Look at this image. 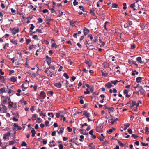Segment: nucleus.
<instances>
[{
    "label": "nucleus",
    "instance_id": "61",
    "mask_svg": "<svg viewBox=\"0 0 149 149\" xmlns=\"http://www.w3.org/2000/svg\"><path fill=\"white\" fill-rule=\"evenodd\" d=\"M78 4V2L76 1V0H74V1L73 2V4L74 6L77 5Z\"/></svg>",
    "mask_w": 149,
    "mask_h": 149
},
{
    "label": "nucleus",
    "instance_id": "28",
    "mask_svg": "<svg viewBox=\"0 0 149 149\" xmlns=\"http://www.w3.org/2000/svg\"><path fill=\"white\" fill-rule=\"evenodd\" d=\"M149 128L148 127H146L145 128V133L148 134H149Z\"/></svg>",
    "mask_w": 149,
    "mask_h": 149
},
{
    "label": "nucleus",
    "instance_id": "11",
    "mask_svg": "<svg viewBox=\"0 0 149 149\" xmlns=\"http://www.w3.org/2000/svg\"><path fill=\"white\" fill-rule=\"evenodd\" d=\"M40 97H42L43 99H45L46 97L45 93L44 91H42L40 92Z\"/></svg>",
    "mask_w": 149,
    "mask_h": 149
},
{
    "label": "nucleus",
    "instance_id": "7",
    "mask_svg": "<svg viewBox=\"0 0 149 149\" xmlns=\"http://www.w3.org/2000/svg\"><path fill=\"white\" fill-rule=\"evenodd\" d=\"M96 130L97 132H103V130L102 129V127L101 126H97L96 128Z\"/></svg>",
    "mask_w": 149,
    "mask_h": 149
},
{
    "label": "nucleus",
    "instance_id": "42",
    "mask_svg": "<svg viewBox=\"0 0 149 149\" xmlns=\"http://www.w3.org/2000/svg\"><path fill=\"white\" fill-rule=\"evenodd\" d=\"M84 126H88L87 123H85L84 124H81V128H82Z\"/></svg>",
    "mask_w": 149,
    "mask_h": 149
},
{
    "label": "nucleus",
    "instance_id": "13",
    "mask_svg": "<svg viewBox=\"0 0 149 149\" xmlns=\"http://www.w3.org/2000/svg\"><path fill=\"white\" fill-rule=\"evenodd\" d=\"M20 102L22 105H26L27 104V102L26 101H25L24 99L22 98V99L20 100Z\"/></svg>",
    "mask_w": 149,
    "mask_h": 149
},
{
    "label": "nucleus",
    "instance_id": "63",
    "mask_svg": "<svg viewBox=\"0 0 149 149\" xmlns=\"http://www.w3.org/2000/svg\"><path fill=\"white\" fill-rule=\"evenodd\" d=\"M38 22L39 23H42L43 22V20L41 18H39L38 19Z\"/></svg>",
    "mask_w": 149,
    "mask_h": 149
},
{
    "label": "nucleus",
    "instance_id": "20",
    "mask_svg": "<svg viewBox=\"0 0 149 149\" xmlns=\"http://www.w3.org/2000/svg\"><path fill=\"white\" fill-rule=\"evenodd\" d=\"M12 104L10 106L13 108H16L17 107V105L16 103L12 102Z\"/></svg>",
    "mask_w": 149,
    "mask_h": 149
},
{
    "label": "nucleus",
    "instance_id": "14",
    "mask_svg": "<svg viewBox=\"0 0 149 149\" xmlns=\"http://www.w3.org/2000/svg\"><path fill=\"white\" fill-rule=\"evenodd\" d=\"M17 78L16 77H13L10 78V81L12 82H15L17 81Z\"/></svg>",
    "mask_w": 149,
    "mask_h": 149
},
{
    "label": "nucleus",
    "instance_id": "54",
    "mask_svg": "<svg viewBox=\"0 0 149 149\" xmlns=\"http://www.w3.org/2000/svg\"><path fill=\"white\" fill-rule=\"evenodd\" d=\"M118 143L120 146H124V144L121 141H118Z\"/></svg>",
    "mask_w": 149,
    "mask_h": 149
},
{
    "label": "nucleus",
    "instance_id": "4",
    "mask_svg": "<svg viewBox=\"0 0 149 149\" xmlns=\"http://www.w3.org/2000/svg\"><path fill=\"white\" fill-rule=\"evenodd\" d=\"M46 61L49 65H50L51 62V58L50 57H49L48 55L46 56Z\"/></svg>",
    "mask_w": 149,
    "mask_h": 149
},
{
    "label": "nucleus",
    "instance_id": "21",
    "mask_svg": "<svg viewBox=\"0 0 149 149\" xmlns=\"http://www.w3.org/2000/svg\"><path fill=\"white\" fill-rule=\"evenodd\" d=\"M70 25H72V27L75 26V24L77 23V22H74L73 21H70Z\"/></svg>",
    "mask_w": 149,
    "mask_h": 149
},
{
    "label": "nucleus",
    "instance_id": "15",
    "mask_svg": "<svg viewBox=\"0 0 149 149\" xmlns=\"http://www.w3.org/2000/svg\"><path fill=\"white\" fill-rule=\"evenodd\" d=\"M136 60L140 64H142L143 62L142 60V59L140 57H138L136 58Z\"/></svg>",
    "mask_w": 149,
    "mask_h": 149
},
{
    "label": "nucleus",
    "instance_id": "27",
    "mask_svg": "<svg viewBox=\"0 0 149 149\" xmlns=\"http://www.w3.org/2000/svg\"><path fill=\"white\" fill-rule=\"evenodd\" d=\"M21 88L22 89V91H25V90L27 89V88L25 87L24 84H23L21 86Z\"/></svg>",
    "mask_w": 149,
    "mask_h": 149
},
{
    "label": "nucleus",
    "instance_id": "51",
    "mask_svg": "<svg viewBox=\"0 0 149 149\" xmlns=\"http://www.w3.org/2000/svg\"><path fill=\"white\" fill-rule=\"evenodd\" d=\"M40 119H41V118H40V117L38 118H37V120L36 121L38 123H40L41 122Z\"/></svg>",
    "mask_w": 149,
    "mask_h": 149
},
{
    "label": "nucleus",
    "instance_id": "57",
    "mask_svg": "<svg viewBox=\"0 0 149 149\" xmlns=\"http://www.w3.org/2000/svg\"><path fill=\"white\" fill-rule=\"evenodd\" d=\"M113 132L112 129H110L109 130L107 131V132L109 134H110L111 133H112Z\"/></svg>",
    "mask_w": 149,
    "mask_h": 149
},
{
    "label": "nucleus",
    "instance_id": "10",
    "mask_svg": "<svg viewBox=\"0 0 149 149\" xmlns=\"http://www.w3.org/2000/svg\"><path fill=\"white\" fill-rule=\"evenodd\" d=\"M128 91L126 89H125L124 90L123 93L124 95H126V97L128 98L130 97V95L128 94Z\"/></svg>",
    "mask_w": 149,
    "mask_h": 149
},
{
    "label": "nucleus",
    "instance_id": "33",
    "mask_svg": "<svg viewBox=\"0 0 149 149\" xmlns=\"http://www.w3.org/2000/svg\"><path fill=\"white\" fill-rule=\"evenodd\" d=\"M63 75L66 79H68L69 78V76L66 73H64Z\"/></svg>",
    "mask_w": 149,
    "mask_h": 149
},
{
    "label": "nucleus",
    "instance_id": "6",
    "mask_svg": "<svg viewBox=\"0 0 149 149\" xmlns=\"http://www.w3.org/2000/svg\"><path fill=\"white\" fill-rule=\"evenodd\" d=\"M10 132H8L7 133L5 134L4 135L3 137V139L5 140L8 139V138L10 135Z\"/></svg>",
    "mask_w": 149,
    "mask_h": 149
},
{
    "label": "nucleus",
    "instance_id": "56",
    "mask_svg": "<svg viewBox=\"0 0 149 149\" xmlns=\"http://www.w3.org/2000/svg\"><path fill=\"white\" fill-rule=\"evenodd\" d=\"M147 61L146 62V64L148 66V67L149 68V59H147Z\"/></svg>",
    "mask_w": 149,
    "mask_h": 149
},
{
    "label": "nucleus",
    "instance_id": "22",
    "mask_svg": "<svg viewBox=\"0 0 149 149\" xmlns=\"http://www.w3.org/2000/svg\"><path fill=\"white\" fill-rule=\"evenodd\" d=\"M21 94L24 95H26L28 96H29V93L28 92H26V91H23L22 92Z\"/></svg>",
    "mask_w": 149,
    "mask_h": 149
},
{
    "label": "nucleus",
    "instance_id": "32",
    "mask_svg": "<svg viewBox=\"0 0 149 149\" xmlns=\"http://www.w3.org/2000/svg\"><path fill=\"white\" fill-rule=\"evenodd\" d=\"M112 7L114 8H117L118 7V5L116 3H113L112 4Z\"/></svg>",
    "mask_w": 149,
    "mask_h": 149
},
{
    "label": "nucleus",
    "instance_id": "38",
    "mask_svg": "<svg viewBox=\"0 0 149 149\" xmlns=\"http://www.w3.org/2000/svg\"><path fill=\"white\" fill-rule=\"evenodd\" d=\"M27 146V144L25 141H23L21 144L22 146Z\"/></svg>",
    "mask_w": 149,
    "mask_h": 149
},
{
    "label": "nucleus",
    "instance_id": "41",
    "mask_svg": "<svg viewBox=\"0 0 149 149\" xmlns=\"http://www.w3.org/2000/svg\"><path fill=\"white\" fill-rule=\"evenodd\" d=\"M67 130L69 132H71L72 131V129L69 127H68L67 128Z\"/></svg>",
    "mask_w": 149,
    "mask_h": 149
},
{
    "label": "nucleus",
    "instance_id": "23",
    "mask_svg": "<svg viewBox=\"0 0 149 149\" xmlns=\"http://www.w3.org/2000/svg\"><path fill=\"white\" fill-rule=\"evenodd\" d=\"M101 72L103 76L106 77L107 76L108 74L106 72H103L102 70H101Z\"/></svg>",
    "mask_w": 149,
    "mask_h": 149
},
{
    "label": "nucleus",
    "instance_id": "9",
    "mask_svg": "<svg viewBox=\"0 0 149 149\" xmlns=\"http://www.w3.org/2000/svg\"><path fill=\"white\" fill-rule=\"evenodd\" d=\"M83 114L85 116L86 118H88L90 116V113L86 111H84L83 113Z\"/></svg>",
    "mask_w": 149,
    "mask_h": 149
},
{
    "label": "nucleus",
    "instance_id": "40",
    "mask_svg": "<svg viewBox=\"0 0 149 149\" xmlns=\"http://www.w3.org/2000/svg\"><path fill=\"white\" fill-rule=\"evenodd\" d=\"M38 75V72H37L35 73H32V75L34 77H36Z\"/></svg>",
    "mask_w": 149,
    "mask_h": 149
},
{
    "label": "nucleus",
    "instance_id": "16",
    "mask_svg": "<svg viewBox=\"0 0 149 149\" xmlns=\"http://www.w3.org/2000/svg\"><path fill=\"white\" fill-rule=\"evenodd\" d=\"M103 65L104 68H109V64L107 62H104L103 63Z\"/></svg>",
    "mask_w": 149,
    "mask_h": 149
},
{
    "label": "nucleus",
    "instance_id": "44",
    "mask_svg": "<svg viewBox=\"0 0 149 149\" xmlns=\"http://www.w3.org/2000/svg\"><path fill=\"white\" fill-rule=\"evenodd\" d=\"M33 39H35L37 40L38 39V38L37 36L36 35L33 36Z\"/></svg>",
    "mask_w": 149,
    "mask_h": 149
},
{
    "label": "nucleus",
    "instance_id": "55",
    "mask_svg": "<svg viewBox=\"0 0 149 149\" xmlns=\"http://www.w3.org/2000/svg\"><path fill=\"white\" fill-rule=\"evenodd\" d=\"M135 3H134L131 4L130 5V7L132 8H134L135 7Z\"/></svg>",
    "mask_w": 149,
    "mask_h": 149
},
{
    "label": "nucleus",
    "instance_id": "2",
    "mask_svg": "<svg viewBox=\"0 0 149 149\" xmlns=\"http://www.w3.org/2000/svg\"><path fill=\"white\" fill-rule=\"evenodd\" d=\"M13 35H15L19 31L18 29H10Z\"/></svg>",
    "mask_w": 149,
    "mask_h": 149
},
{
    "label": "nucleus",
    "instance_id": "48",
    "mask_svg": "<svg viewBox=\"0 0 149 149\" xmlns=\"http://www.w3.org/2000/svg\"><path fill=\"white\" fill-rule=\"evenodd\" d=\"M79 8L81 9L83 11H84V7L82 6H79Z\"/></svg>",
    "mask_w": 149,
    "mask_h": 149
},
{
    "label": "nucleus",
    "instance_id": "50",
    "mask_svg": "<svg viewBox=\"0 0 149 149\" xmlns=\"http://www.w3.org/2000/svg\"><path fill=\"white\" fill-rule=\"evenodd\" d=\"M49 122L48 121H45V123L46 126H49Z\"/></svg>",
    "mask_w": 149,
    "mask_h": 149
},
{
    "label": "nucleus",
    "instance_id": "64",
    "mask_svg": "<svg viewBox=\"0 0 149 149\" xmlns=\"http://www.w3.org/2000/svg\"><path fill=\"white\" fill-rule=\"evenodd\" d=\"M13 119L14 121L17 122L18 120V118H17L15 117H14Z\"/></svg>",
    "mask_w": 149,
    "mask_h": 149
},
{
    "label": "nucleus",
    "instance_id": "39",
    "mask_svg": "<svg viewBox=\"0 0 149 149\" xmlns=\"http://www.w3.org/2000/svg\"><path fill=\"white\" fill-rule=\"evenodd\" d=\"M141 144L143 146H147L148 145V143H145L143 142H141Z\"/></svg>",
    "mask_w": 149,
    "mask_h": 149
},
{
    "label": "nucleus",
    "instance_id": "43",
    "mask_svg": "<svg viewBox=\"0 0 149 149\" xmlns=\"http://www.w3.org/2000/svg\"><path fill=\"white\" fill-rule=\"evenodd\" d=\"M59 149H63V145L61 144H60L58 145Z\"/></svg>",
    "mask_w": 149,
    "mask_h": 149
},
{
    "label": "nucleus",
    "instance_id": "36",
    "mask_svg": "<svg viewBox=\"0 0 149 149\" xmlns=\"http://www.w3.org/2000/svg\"><path fill=\"white\" fill-rule=\"evenodd\" d=\"M137 103L135 101H132V104L131 106V107L133 106H135L136 105Z\"/></svg>",
    "mask_w": 149,
    "mask_h": 149
},
{
    "label": "nucleus",
    "instance_id": "47",
    "mask_svg": "<svg viewBox=\"0 0 149 149\" xmlns=\"http://www.w3.org/2000/svg\"><path fill=\"white\" fill-rule=\"evenodd\" d=\"M139 86V84H136L134 85V88L136 89Z\"/></svg>",
    "mask_w": 149,
    "mask_h": 149
},
{
    "label": "nucleus",
    "instance_id": "12",
    "mask_svg": "<svg viewBox=\"0 0 149 149\" xmlns=\"http://www.w3.org/2000/svg\"><path fill=\"white\" fill-rule=\"evenodd\" d=\"M83 31L85 36H86L89 33V30L88 29H84Z\"/></svg>",
    "mask_w": 149,
    "mask_h": 149
},
{
    "label": "nucleus",
    "instance_id": "3",
    "mask_svg": "<svg viewBox=\"0 0 149 149\" xmlns=\"http://www.w3.org/2000/svg\"><path fill=\"white\" fill-rule=\"evenodd\" d=\"M45 72L47 73L48 76H49L50 77H52V75L53 74V73H52V71H50L49 70H45Z\"/></svg>",
    "mask_w": 149,
    "mask_h": 149
},
{
    "label": "nucleus",
    "instance_id": "30",
    "mask_svg": "<svg viewBox=\"0 0 149 149\" xmlns=\"http://www.w3.org/2000/svg\"><path fill=\"white\" fill-rule=\"evenodd\" d=\"M37 118V114H33L31 119L33 120H35Z\"/></svg>",
    "mask_w": 149,
    "mask_h": 149
},
{
    "label": "nucleus",
    "instance_id": "18",
    "mask_svg": "<svg viewBox=\"0 0 149 149\" xmlns=\"http://www.w3.org/2000/svg\"><path fill=\"white\" fill-rule=\"evenodd\" d=\"M10 42L14 44L15 45H17V41L14 39H11L10 40Z\"/></svg>",
    "mask_w": 149,
    "mask_h": 149
},
{
    "label": "nucleus",
    "instance_id": "26",
    "mask_svg": "<svg viewBox=\"0 0 149 149\" xmlns=\"http://www.w3.org/2000/svg\"><path fill=\"white\" fill-rule=\"evenodd\" d=\"M22 90L20 89H19L17 91V93H16V95L18 96H19L21 95L20 93L21 92Z\"/></svg>",
    "mask_w": 149,
    "mask_h": 149
},
{
    "label": "nucleus",
    "instance_id": "49",
    "mask_svg": "<svg viewBox=\"0 0 149 149\" xmlns=\"http://www.w3.org/2000/svg\"><path fill=\"white\" fill-rule=\"evenodd\" d=\"M73 63L71 61V60L69 59L68 60V63L70 65H72Z\"/></svg>",
    "mask_w": 149,
    "mask_h": 149
},
{
    "label": "nucleus",
    "instance_id": "25",
    "mask_svg": "<svg viewBox=\"0 0 149 149\" xmlns=\"http://www.w3.org/2000/svg\"><path fill=\"white\" fill-rule=\"evenodd\" d=\"M55 86L58 88H60L61 86V85L60 83H56L55 84Z\"/></svg>",
    "mask_w": 149,
    "mask_h": 149
},
{
    "label": "nucleus",
    "instance_id": "5",
    "mask_svg": "<svg viewBox=\"0 0 149 149\" xmlns=\"http://www.w3.org/2000/svg\"><path fill=\"white\" fill-rule=\"evenodd\" d=\"M105 87L107 88H109L112 87H113L114 86L112 85L111 82H109L105 84Z\"/></svg>",
    "mask_w": 149,
    "mask_h": 149
},
{
    "label": "nucleus",
    "instance_id": "62",
    "mask_svg": "<svg viewBox=\"0 0 149 149\" xmlns=\"http://www.w3.org/2000/svg\"><path fill=\"white\" fill-rule=\"evenodd\" d=\"M0 73L1 75H3L4 74V72L2 71V70L1 69H0Z\"/></svg>",
    "mask_w": 149,
    "mask_h": 149
},
{
    "label": "nucleus",
    "instance_id": "29",
    "mask_svg": "<svg viewBox=\"0 0 149 149\" xmlns=\"http://www.w3.org/2000/svg\"><path fill=\"white\" fill-rule=\"evenodd\" d=\"M111 83L112 84H113L114 85H116L117 83L119 82V81L117 80H115L114 81H111Z\"/></svg>",
    "mask_w": 149,
    "mask_h": 149
},
{
    "label": "nucleus",
    "instance_id": "60",
    "mask_svg": "<svg viewBox=\"0 0 149 149\" xmlns=\"http://www.w3.org/2000/svg\"><path fill=\"white\" fill-rule=\"evenodd\" d=\"M34 47V46L33 45H32L29 47V50H30L31 49H33V48Z\"/></svg>",
    "mask_w": 149,
    "mask_h": 149
},
{
    "label": "nucleus",
    "instance_id": "24",
    "mask_svg": "<svg viewBox=\"0 0 149 149\" xmlns=\"http://www.w3.org/2000/svg\"><path fill=\"white\" fill-rule=\"evenodd\" d=\"M5 88H2L0 89V94H1L3 93H6Z\"/></svg>",
    "mask_w": 149,
    "mask_h": 149
},
{
    "label": "nucleus",
    "instance_id": "31",
    "mask_svg": "<svg viewBox=\"0 0 149 149\" xmlns=\"http://www.w3.org/2000/svg\"><path fill=\"white\" fill-rule=\"evenodd\" d=\"M53 94V92L52 91H48L47 92V94L48 95H51L52 96Z\"/></svg>",
    "mask_w": 149,
    "mask_h": 149
},
{
    "label": "nucleus",
    "instance_id": "46",
    "mask_svg": "<svg viewBox=\"0 0 149 149\" xmlns=\"http://www.w3.org/2000/svg\"><path fill=\"white\" fill-rule=\"evenodd\" d=\"M130 124L128 123H125L124 124V127H126V128H128L129 127Z\"/></svg>",
    "mask_w": 149,
    "mask_h": 149
},
{
    "label": "nucleus",
    "instance_id": "45",
    "mask_svg": "<svg viewBox=\"0 0 149 149\" xmlns=\"http://www.w3.org/2000/svg\"><path fill=\"white\" fill-rule=\"evenodd\" d=\"M64 128H63L62 127H61L60 129V131L59 132L61 133H62L63 132V130H64Z\"/></svg>",
    "mask_w": 149,
    "mask_h": 149
},
{
    "label": "nucleus",
    "instance_id": "17",
    "mask_svg": "<svg viewBox=\"0 0 149 149\" xmlns=\"http://www.w3.org/2000/svg\"><path fill=\"white\" fill-rule=\"evenodd\" d=\"M142 80V78L141 77H138L136 79V81L138 83H140L141 82V80Z\"/></svg>",
    "mask_w": 149,
    "mask_h": 149
},
{
    "label": "nucleus",
    "instance_id": "8",
    "mask_svg": "<svg viewBox=\"0 0 149 149\" xmlns=\"http://www.w3.org/2000/svg\"><path fill=\"white\" fill-rule=\"evenodd\" d=\"M89 147H90V149H95L96 148L95 143H90Z\"/></svg>",
    "mask_w": 149,
    "mask_h": 149
},
{
    "label": "nucleus",
    "instance_id": "34",
    "mask_svg": "<svg viewBox=\"0 0 149 149\" xmlns=\"http://www.w3.org/2000/svg\"><path fill=\"white\" fill-rule=\"evenodd\" d=\"M85 63L88 65L89 66H90L92 65V64H91V63L90 62L88 61L87 60L85 62Z\"/></svg>",
    "mask_w": 149,
    "mask_h": 149
},
{
    "label": "nucleus",
    "instance_id": "53",
    "mask_svg": "<svg viewBox=\"0 0 149 149\" xmlns=\"http://www.w3.org/2000/svg\"><path fill=\"white\" fill-rule=\"evenodd\" d=\"M14 143L15 142L13 141H10L9 142V144L10 145H13Z\"/></svg>",
    "mask_w": 149,
    "mask_h": 149
},
{
    "label": "nucleus",
    "instance_id": "35",
    "mask_svg": "<svg viewBox=\"0 0 149 149\" xmlns=\"http://www.w3.org/2000/svg\"><path fill=\"white\" fill-rule=\"evenodd\" d=\"M52 47L57 48L58 45L56 44L55 43H53L52 44Z\"/></svg>",
    "mask_w": 149,
    "mask_h": 149
},
{
    "label": "nucleus",
    "instance_id": "1",
    "mask_svg": "<svg viewBox=\"0 0 149 149\" xmlns=\"http://www.w3.org/2000/svg\"><path fill=\"white\" fill-rule=\"evenodd\" d=\"M1 106L0 108V111H2L4 113L7 112V107L2 103L1 104Z\"/></svg>",
    "mask_w": 149,
    "mask_h": 149
},
{
    "label": "nucleus",
    "instance_id": "59",
    "mask_svg": "<svg viewBox=\"0 0 149 149\" xmlns=\"http://www.w3.org/2000/svg\"><path fill=\"white\" fill-rule=\"evenodd\" d=\"M56 133V131H53L51 134V135L52 136H54L55 135Z\"/></svg>",
    "mask_w": 149,
    "mask_h": 149
},
{
    "label": "nucleus",
    "instance_id": "52",
    "mask_svg": "<svg viewBox=\"0 0 149 149\" xmlns=\"http://www.w3.org/2000/svg\"><path fill=\"white\" fill-rule=\"evenodd\" d=\"M128 132L130 134H132V130L131 129H128Z\"/></svg>",
    "mask_w": 149,
    "mask_h": 149
},
{
    "label": "nucleus",
    "instance_id": "19",
    "mask_svg": "<svg viewBox=\"0 0 149 149\" xmlns=\"http://www.w3.org/2000/svg\"><path fill=\"white\" fill-rule=\"evenodd\" d=\"M141 89L138 91L141 94H144L145 93V90L142 87H141Z\"/></svg>",
    "mask_w": 149,
    "mask_h": 149
},
{
    "label": "nucleus",
    "instance_id": "58",
    "mask_svg": "<svg viewBox=\"0 0 149 149\" xmlns=\"http://www.w3.org/2000/svg\"><path fill=\"white\" fill-rule=\"evenodd\" d=\"M135 72H136V70H135L134 71H132V76H134L135 75Z\"/></svg>",
    "mask_w": 149,
    "mask_h": 149
},
{
    "label": "nucleus",
    "instance_id": "37",
    "mask_svg": "<svg viewBox=\"0 0 149 149\" xmlns=\"http://www.w3.org/2000/svg\"><path fill=\"white\" fill-rule=\"evenodd\" d=\"M118 120V119L116 118V119H115L114 120H112L110 122V123H111V124L113 125L114 123L115 122L117 121Z\"/></svg>",
    "mask_w": 149,
    "mask_h": 149
}]
</instances>
